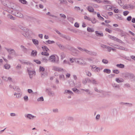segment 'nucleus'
Here are the masks:
<instances>
[{
  "label": "nucleus",
  "mask_w": 135,
  "mask_h": 135,
  "mask_svg": "<svg viewBox=\"0 0 135 135\" xmlns=\"http://www.w3.org/2000/svg\"><path fill=\"white\" fill-rule=\"evenodd\" d=\"M32 41L33 43L35 45H38V41L37 40L35 39H32Z\"/></svg>",
  "instance_id": "obj_24"
},
{
  "label": "nucleus",
  "mask_w": 135,
  "mask_h": 135,
  "mask_svg": "<svg viewBox=\"0 0 135 135\" xmlns=\"http://www.w3.org/2000/svg\"><path fill=\"white\" fill-rule=\"evenodd\" d=\"M77 48L80 50L82 52L85 51L86 53L88 54H89L90 53V51L87 50L86 49H85L79 47H78Z\"/></svg>",
  "instance_id": "obj_8"
},
{
  "label": "nucleus",
  "mask_w": 135,
  "mask_h": 135,
  "mask_svg": "<svg viewBox=\"0 0 135 135\" xmlns=\"http://www.w3.org/2000/svg\"><path fill=\"white\" fill-rule=\"evenodd\" d=\"M22 95V93L21 92L18 93H15L14 94V95L16 96V98H21V97Z\"/></svg>",
  "instance_id": "obj_15"
},
{
  "label": "nucleus",
  "mask_w": 135,
  "mask_h": 135,
  "mask_svg": "<svg viewBox=\"0 0 135 135\" xmlns=\"http://www.w3.org/2000/svg\"><path fill=\"white\" fill-rule=\"evenodd\" d=\"M93 58L92 57L88 58L86 59V60H88L89 61H92L93 60Z\"/></svg>",
  "instance_id": "obj_53"
},
{
  "label": "nucleus",
  "mask_w": 135,
  "mask_h": 135,
  "mask_svg": "<svg viewBox=\"0 0 135 135\" xmlns=\"http://www.w3.org/2000/svg\"><path fill=\"white\" fill-rule=\"evenodd\" d=\"M21 68V65L20 64H18L16 67V69L17 70L20 69Z\"/></svg>",
  "instance_id": "obj_43"
},
{
  "label": "nucleus",
  "mask_w": 135,
  "mask_h": 135,
  "mask_svg": "<svg viewBox=\"0 0 135 135\" xmlns=\"http://www.w3.org/2000/svg\"><path fill=\"white\" fill-rule=\"evenodd\" d=\"M8 77L5 76H3L2 77L3 80H4L6 81H8Z\"/></svg>",
  "instance_id": "obj_41"
},
{
  "label": "nucleus",
  "mask_w": 135,
  "mask_h": 135,
  "mask_svg": "<svg viewBox=\"0 0 135 135\" xmlns=\"http://www.w3.org/2000/svg\"><path fill=\"white\" fill-rule=\"evenodd\" d=\"M6 10L5 11H6L7 12L9 13H11L12 14L14 15V13L15 12L16 9H5Z\"/></svg>",
  "instance_id": "obj_7"
},
{
  "label": "nucleus",
  "mask_w": 135,
  "mask_h": 135,
  "mask_svg": "<svg viewBox=\"0 0 135 135\" xmlns=\"http://www.w3.org/2000/svg\"><path fill=\"white\" fill-rule=\"evenodd\" d=\"M63 64H68L69 65H70V63L69 61H68L66 60H65L64 61Z\"/></svg>",
  "instance_id": "obj_45"
},
{
  "label": "nucleus",
  "mask_w": 135,
  "mask_h": 135,
  "mask_svg": "<svg viewBox=\"0 0 135 135\" xmlns=\"http://www.w3.org/2000/svg\"><path fill=\"white\" fill-rule=\"evenodd\" d=\"M112 86L114 88H118L119 89L120 88L119 85L117 84H112Z\"/></svg>",
  "instance_id": "obj_25"
},
{
  "label": "nucleus",
  "mask_w": 135,
  "mask_h": 135,
  "mask_svg": "<svg viewBox=\"0 0 135 135\" xmlns=\"http://www.w3.org/2000/svg\"><path fill=\"white\" fill-rule=\"evenodd\" d=\"M42 55L48 56L49 55V54L48 53L46 52H42L41 53Z\"/></svg>",
  "instance_id": "obj_36"
},
{
  "label": "nucleus",
  "mask_w": 135,
  "mask_h": 135,
  "mask_svg": "<svg viewBox=\"0 0 135 135\" xmlns=\"http://www.w3.org/2000/svg\"><path fill=\"white\" fill-rule=\"evenodd\" d=\"M6 49L9 53L8 58L9 59H11L13 57V56H16V53L13 49L6 48Z\"/></svg>",
  "instance_id": "obj_1"
},
{
  "label": "nucleus",
  "mask_w": 135,
  "mask_h": 135,
  "mask_svg": "<svg viewBox=\"0 0 135 135\" xmlns=\"http://www.w3.org/2000/svg\"><path fill=\"white\" fill-rule=\"evenodd\" d=\"M106 8H112V7L110 5H107L105 6Z\"/></svg>",
  "instance_id": "obj_59"
},
{
  "label": "nucleus",
  "mask_w": 135,
  "mask_h": 135,
  "mask_svg": "<svg viewBox=\"0 0 135 135\" xmlns=\"http://www.w3.org/2000/svg\"><path fill=\"white\" fill-rule=\"evenodd\" d=\"M37 100L38 101H43L44 100L43 98L42 97H41L39 98H38Z\"/></svg>",
  "instance_id": "obj_48"
},
{
  "label": "nucleus",
  "mask_w": 135,
  "mask_h": 135,
  "mask_svg": "<svg viewBox=\"0 0 135 135\" xmlns=\"http://www.w3.org/2000/svg\"><path fill=\"white\" fill-rule=\"evenodd\" d=\"M125 76L129 78H132L134 77V75L132 73H127L125 74Z\"/></svg>",
  "instance_id": "obj_14"
},
{
  "label": "nucleus",
  "mask_w": 135,
  "mask_h": 135,
  "mask_svg": "<svg viewBox=\"0 0 135 135\" xmlns=\"http://www.w3.org/2000/svg\"><path fill=\"white\" fill-rule=\"evenodd\" d=\"M94 90L98 93H102L103 91L102 90H98L97 88L96 87H95L94 88Z\"/></svg>",
  "instance_id": "obj_38"
},
{
  "label": "nucleus",
  "mask_w": 135,
  "mask_h": 135,
  "mask_svg": "<svg viewBox=\"0 0 135 135\" xmlns=\"http://www.w3.org/2000/svg\"><path fill=\"white\" fill-rule=\"evenodd\" d=\"M102 62L105 64H107L108 62V60L106 59H103L102 60Z\"/></svg>",
  "instance_id": "obj_40"
},
{
  "label": "nucleus",
  "mask_w": 135,
  "mask_h": 135,
  "mask_svg": "<svg viewBox=\"0 0 135 135\" xmlns=\"http://www.w3.org/2000/svg\"><path fill=\"white\" fill-rule=\"evenodd\" d=\"M15 12V13H14L15 15L20 18H23V15L19 11H17V10L16 9Z\"/></svg>",
  "instance_id": "obj_4"
},
{
  "label": "nucleus",
  "mask_w": 135,
  "mask_h": 135,
  "mask_svg": "<svg viewBox=\"0 0 135 135\" xmlns=\"http://www.w3.org/2000/svg\"><path fill=\"white\" fill-rule=\"evenodd\" d=\"M56 44L61 50H63L65 48V47L64 46L59 43H57Z\"/></svg>",
  "instance_id": "obj_17"
},
{
  "label": "nucleus",
  "mask_w": 135,
  "mask_h": 135,
  "mask_svg": "<svg viewBox=\"0 0 135 135\" xmlns=\"http://www.w3.org/2000/svg\"><path fill=\"white\" fill-rule=\"evenodd\" d=\"M105 31L109 32V33H112V31L111 30H110L109 29V28H106L105 29Z\"/></svg>",
  "instance_id": "obj_62"
},
{
  "label": "nucleus",
  "mask_w": 135,
  "mask_h": 135,
  "mask_svg": "<svg viewBox=\"0 0 135 135\" xmlns=\"http://www.w3.org/2000/svg\"><path fill=\"white\" fill-rule=\"evenodd\" d=\"M95 34L97 36H103V33L101 32H99L98 31H96L95 32Z\"/></svg>",
  "instance_id": "obj_19"
},
{
  "label": "nucleus",
  "mask_w": 135,
  "mask_h": 135,
  "mask_svg": "<svg viewBox=\"0 0 135 135\" xmlns=\"http://www.w3.org/2000/svg\"><path fill=\"white\" fill-rule=\"evenodd\" d=\"M37 52L36 50H32L31 53V55L32 56H36L37 55Z\"/></svg>",
  "instance_id": "obj_27"
},
{
  "label": "nucleus",
  "mask_w": 135,
  "mask_h": 135,
  "mask_svg": "<svg viewBox=\"0 0 135 135\" xmlns=\"http://www.w3.org/2000/svg\"><path fill=\"white\" fill-rule=\"evenodd\" d=\"M29 75V77L31 79H32L33 76L35 75V72L34 71L29 70L28 69H27Z\"/></svg>",
  "instance_id": "obj_5"
},
{
  "label": "nucleus",
  "mask_w": 135,
  "mask_h": 135,
  "mask_svg": "<svg viewBox=\"0 0 135 135\" xmlns=\"http://www.w3.org/2000/svg\"><path fill=\"white\" fill-rule=\"evenodd\" d=\"M118 2L120 6H122L123 5V3L121 0H119L118 1Z\"/></svg>",
  "instance_id": "obj_55"
},
{
  "label": "nucleus",
  "mask_w": 135,
  "mask_h": 135,
  "mask_svg": "<svg viewBox=\"0 0 135 135\" xmlns=\"http://www.w3.org/2000/svg\"><path fill=\"white\" fill-rule=\"evenodd\" d=\"M113 72L116 74H118L119 73V71L118 70H114L113 71Z\"/></svg>",
  "instance_id": "obj_58"
},
{
  "label": "nucleus",
  "mask_w": 135,
  "mask_h": 135,
  "mask_svg": "<svg viewBox=\"0 0 135 135\" xmlns=\"http://www.w3.org/2000/svg\"><path fill=\"white\" fill-rule=\"evenodd\" d=\"M21 48L22 49V51L25 53L26 52L27 49V48H26L23 45H21Z\"/></svg>",
  "instance_id": "obj_23"
},
{
  "label": "nucleus",
  "mask_w": 135,
  "mask_h": 135,
  "mask_svg": "<svg viewBox=\"0 0 135 135\" xmlns=\"http://www.w3.org/2000/svg\"><path fill=\"white\" fill-rule=\"evenodd\" d=\"M84 18L85 19L89 21H91V18H90L88 17V16H85L84 17Z\"/></svg>",
  "instance_id": "obj_60"
},
{
  "label": "nucleus",
  "mask_w": 135,
  "mask_h": 135,
  "mask_svg": "<svg viewBox=\"0 0 135 135\" xmlns=\"http://www.w3.org/2000/svg\"><path fill=\"white\" fill-rule=\"evenodd\" d=\"M72 89L76 93H78L79 91L78 90L75 88H73Z\"/></svg>",
  "instance_id": "obj_50"
},
{
  "label": "nucleus",
  "mask_w": 135,
  "mask_h": 135,
  "mask_svg": "<svg viewBox=\"0 0 135 135\" xmlns=\"http://www.w3.org/2000/svg\"><path fill=\"white\" fill-rule=\"evenodd\" d=\"M46 42L49 44H53L55 42L54 41H50V40H48L47 41H46Z\"/></svg>",
  "instance_id": "obj_51"
},
{
  "label": "nucleus",
  "mask_w": 135,
  "mask_h": 135,
  "mask_svg": "<svg viewBox=\"0 0 135 135\" xmlns=\"http://www.w3.org/2000/svg\"><path fill=\"white\" fill-rule=\"evenodd\" d=\"M19 1L21 3L23 4H25L26 3V1L25 0H19Z\"/></svg>",
  "instance_id": "obj_54"
},
{
  "label": "nucleus",
  "mask_w": 135,
  "mask_h": 135,
  "mask_svg": "<svg viewBox=\"0 0 135 135\" xmlns=\"http://www.w3.org/2000/svg\"><path fill=\"white\" fill-rule=\"evenodd\" d=\"M74 61L75 62L80 65H85L86 64V62H82L83 60L81 59L75 58L74 59Z\"/></svg>",
  "instance_id": "obj_3"
},
{
  "label": "nucleus",
  "mask_w": 135,
  "mask_h": 135,
  "mask_svg": "<svg viewBox=\"0 0 135 135\" xmlns=\"http://www.w3.org/2000/svg\"><path fill=\"white\" fill-rule=\"evenodd\" d=\"M129 13V12L128 11H126L123 12V14L124 16H126Z\"/></svg>",
  "instance_id": "obj_52"
},
{
  "label": "nucleus",
  "mask_w": 135,
  "mask_h": 135,
  "mask_svg": "<svg viewBox=\"0 0 135 135\" xmlns=\"http://www.w3.org/2000/svg\"><path fill=\"white\" fill-rule=\"evenodd\" d=\"M25 117L28 118L30 119H33L34 118L36 117V116L32 115L30 114L25 115Z\"/></svg>",
  "instance_id": "obj_9"
},
{
  "label": "nucleus",
  "mask_w": 135,
  "mask_h": 135,
  "mask_svg": "<svg viewBox=\"0 0 135 135\" xmlns=\"http://www.w3.org/2000/svg\"><path fill=\"white\" fill-rule=\"evenodd\" d=\"M19 27L20 29H22L23 31L25 30H27V28L26 27H24L21 26H19Z\"/></svg>",
  "instance_id": "obj_44"
},
{
  "label": "nucleus",
  "mask_w": 135,
  "mask_h": 135,
  "mask_svg": "<svg viewBox=\"0 0 135 135\" xmlns=\"http://www.w3.org/2000/svg\"><path fill=\"white\" fill-rule=\"evenodd\" d=\"M42 48L44 51H47L49 50V49L46 46H43L42 47Z\"/></svg>",
  "instance_id": "obj_39"
},
{
  "label": "nucleus",
  "mask_w": 135,
  "mask_h": 135,
  "mask_svg": "<svg viewBox=\"0 0 135 135\" xmlns=\"http://www.w3.org/2000/svg\"><path fill=\"white\" fill-rule=\"evenodd\" d=\"M98 6L95 4H93L92 6H88V8H98Z\"/></svg>",
  "instance_id": "obj_20"
},
{
  "label": "nucleus",
  "mask_w": 135,
  "mask_h": 135,
  "mask_svg": "<svg viewBox=\"0 0 135 135\" xmlns=\"http://www.w3.org/2000/svg\"><path fill=\"white\" fill-rule=\"evenodd\" d=\"M39 70L40 71H43L45 70V69L42 67L40 66L39 68Z\"/></svg>",
  "instance_id": "obj_56"
},
{
  "label": "nucleus",
  "mask_w": 135,
  "mask_h": 135,
  "mask_svg": "<svg viewBox=\"0 0 135 135\" xmlns=\"http://www.w3.org/2000/svg\"><path fill=\"white\" fill-rule=\"evenodd\" d=\"M86 74L87 75L89 76L90 77L91 75V74L90 72L89 71H87L86 72Z\"/></svg>",
  "instance_id": "obj_49"
},
{
  "label": "nucleus",
  "mask_w": 135,
  "mask_h": 135,
  "mask_svg": "<svg viewBox=\"0 0 135 135\" xmlns=\"http://www.w3.org/2000/svg\"><path fill=\"white\" fill-rule=\"evenodd\" d=\"M46 90L48 91L47 92L48 93L49 95L50 96L53 97L55 96V94L54 92L52 91L51 89H47Z\"/></svg>",
  "instance_id": "obj_6"
},
{
  "label": "nucleus",
  "mask_w": 135,
  "mask_h": 135,
  "mask_svg": "<svg viewBox=\"0 0 135 135\" xmlns=\"http://www.w3.org/2000/svg\"><path fill=\"white\" fill-rule=\"evenodd\" d=\"M66 48L70 51L73 52L74 51H77L78 50L76 49H75L71 46L68 45L66 47Z\"/></svg>",
  "instance_id": "obj_11"
},
{
  "label": "nucleus",
  "mask_w": 135,
  "mask_h": 135,
  "mask_svg": "<svg viewBox=\"0 0 135 135\" xmlns=\"http://www.w3.org/2000/svg\"><path fill=\"white\" fill-rule=\"evenodd\" d=\"M61 37L66 39L68 40H70L71 39L70 37L68 36H66L65 35L61 34L60 36Z\"/></svg>",
  "instance_id": "obj_16"
},
{
  "label": "nucleus",
  "mask_w": 135,
  "mask_h": 135,
  "mask_svg": "<svg viewBox=\"0 0 135 135\" xmlns=\"http://www.w3.org/2000/svg\"><path fill=\"white\" fill-rule=\"evenodd\" d=\"M91 83L93 84H98L96 80L93 78L92 79Z\"/></svg>",
  "instance_id": "obj_28"
},
{
  "label": "nucleus",
  "mask_w": 135,
  "mask_h": 135,
  "mask_svg": "<svg viewBox=\"0 0 135 135\" xmlns=\"http://www.w3.org/2000/svg\"><path fill=\"white\" fill-rule=\"evenodd\" d=\"M87 30L88 31L90 32H93L94 31V30L92 28H91L89 27H88L87 28Z\"/></svg>",
  "instance_id": "obj_33"
},
{
  "label": "nucleus",
  "mask_w": 135,
  "mask_h": 135,
  "mask_svg": "<svg viewBox=\"0 0 135 135\" xmlns=\"http://www.w3.org/2000/svg\"><path fill=\"white\" fill-rule=\"evenodd\" d=\"M108 37L110 39L115 41H118L119 40V39L113 36L109 35Z\"/></svg>",
  "instance_id": "obj_18"
},
{
  "label": "nucleus",
  "mask_w": 135,
  "mask_h": 135,
  "mask_svg": "<svg viewBox=\"0 0 135 135\" xmlns=\"http://www.w3.org/2000/svg\"><path fill=\"white\" fill-rule=\"evenodd\" d=\"M24 99L25 101H27L28 100V98L27 96H25L24 97Z\"/></svg>",
  "instance_id": "obj_61"
},
{
  "label": "nucleus",
  "mask_w": 135,
  "mask_h": 135,
  "mask_svg": "<svg viewBox=\"0 0 135 135\" xmlns=\"http://www.w3.org/2000/svg\"><path fill=\"white\" fill-rule=\"evenodd\" d=\"M119 49L125 51L128 50L127 49L125 48L124 47L121 46H119Z\"/></svg>",
  "instance_id": "obj_42"
},
{
  "label": "nucleus",
  "mask_w": 135,
  "mask_h": 135,
  "mask_svg": "<svg viewBox=\"0 0 135 135\" xmlns=\"http://www.w3.org/2000/svg\"><path fill=\"white\" fill-rule=\"evenodd\" d=\"M88 11L90 12H93L94 14L96 13V12L94 11V9H88Z\"/></svg>",
  "instance_id": "obj_46"
},
{
  "label": "nucleus",
  "mask_w": 135,
  "mask_h": 135,
  "mask_svg": "<svg viewBox=\"0 0 135 135\" xmlns=\"http://www.w3.org/2000/svg\"><path fill=\"white\" fill-rule=\"evenodd\" d=\"M3 4L4 6H6L9 8H13L16 5L13 3H10L8 0H6L4 2H3Z\"/></svg>",
  "instance_id": "obj_2"
},
{
  "label": "nucleus",
  "mask_w": 135,
  "mask_h": 135,
  "mask_svg": "<svg viewBox=\"0 0 135 135\" xmlns=\"http://www.w3.org/2000/svg\"><path fill=\"white\" fill-rule=\"evenodd\" d=\"M4 67L5 69H8L10 67V65L8 64H6L4 65Z\"/></svg>",
  "instance_id": "obj_32"
},
{
  "label": "nucleus",
  "mask_w": 135,
  "mask_h": 135,
  "mask_svg": "<svg viewBox=\"0 0 135 135\" xmlns=\"http://www.w3.org/2000/svg\"><path fill=\"white\" fill-rule=\"evenodd\" d=\"M133 8V7L130 4H129V5H125L123 6V8Z\"/></svg>",
  "instance_id": "obj_21"
},
{
  "label": "nucleus",
  "mask_w": 135,
  "mask_h": 135,
  "mask_svg": "<svg viewBox=\"0 0 135 135\" xmlns=\"http://www.w3.org/2000/svg\"><path fill=\"white\" fill-rule=\"evenodd\" d=\"M101 46L104 48H107V47L106 45H103V44H102L101 45Z\"/></svg>",
  "instance_id": "obj_63"
},
{
  "label": "nucleus",
  "mask_w": 135,
  "mask_h": 135,
  "mask_svg": "<svg viewBox=\"0 0 135 135\" xmlns=\"http://www.w3.org/2000/svg\"><path fill=\"white\" fill-rule=\"evenodd\" d=\"M55 59V56L54 55H52L50 57L49 60L50 62H55L56 61Z\"/></svg>",
  "instance_id": "obj_13"
},
{
  "label": "nucleus",
  "mask_w": 135,
  "mask_h": 135,
  "mask_svg": "<svg viewBox=\"0 0 135 135\" xmlns=\"http://www.w3.org/2000/svg\"><path fill=\"white\" fill-rule=\"evenodd\" d=\"M94 24L96 23V20L95 18H93L92 20H91V21Z\"/></svg>",
  "instance_id": "obj_57"
},
{
  "label": "nucleus",
  "mask_w": 135,
  "mask_h": 135,
  "mask_svg": "<svg viewBox=\"0 0 135 135\" xmlns=\"http://www.w3.org/2000/svg\"><path fill=\"white\" fill-rule=\"evenodd\" d=\"M29 30L27 28V30H24L23 31L24 33L23 34V35L26 37H28L29 36Z\"/></svg>",
  "instance_id": "obj_12"
},
{
  "label": "nucleus",
  "mask_w": 135,
  "mask_h": 135,
  "mask_svg": "<svg viewBox=\"0 0 135 135\" xmlns=\"http://www.w3.org/2000/svg\"><path fill=\"white\" fill-rule=\"evenodd\" d=\"M116 66L118 67L121 68H123L124 67V65L122 64H117L116 65Z\"/></svg>",
  "instance_id": "obj_30"
},
{
  "label": "nucleus",
  "mask_w": 135,
  "mask_h": 135,
  "mask_svg": "<svg viewBox=\"0 0 135 135\" xmlns=\"http://www.w3.org/2000/svg\"><path fill=\"white\" fill-rule=\"evenodd\" d=\"M115 80L118 83L123 82L124 80L122 78L119 79V78H117Z\"/></svg>",
  "instance_id": "obj_22"
},
{
  "label": "nucleus",
  "mask_w": 135,
  "mask_h": 135,
  "mask_svg": "<svg viewBox=\"0 0 135 135\" xmlns=\"http://www.w3.org/2000/svg\"><path fill=\"white\" fill-rule=\"evenodd\" d=\"M52 70H53L57 71H61L63 69L59 67L54 66H52Z\"/></svg>",
  "instance_id": "obj_10"
},
{
  "label": "nucleus",
  "mask_w": 135,
  "mask_h": 135,
  "mask_svg": "<svg viewBox=\"0 0 135 135\" xmlns=\"http://www.w3.org/2000/svg\"><path fill=\"white\" fill-rule=\"evenodd\" d=\"M13 89L17 91L18 93L21 92V91L20 89L17 86L15 87V88H13Z\"/></svg>",
  "instance_id": "obj_26"
},
{
  "label": "nucleus",
  "mask_w": 135,
  "mask_h": 135,
  "mask_svg": "<svg viewBox=\"0 0 135 135\" xmlns=\"http://www.w3.org/2000/svg\"><path fill=\"white\" fill-rule=\"evenodd\" d=\"M61 59L63 60L65 57V54L63 52H61L60 54Z\"/></svg>",
  "instance_id": "obj_35"
},
{
  "label": "nucleus",
  "mask_w": 135,
  "mask_h": 135,
  "mask_svg": "<svg viewBox=\"0 0 135 135\" xmlns=\"http://www.w3.org/2000/svg\"><path fill=\"white\" fill-rule=\"evenodd\" d=\"M60 16L63 20H65L66 18V16L63 14H60Z\"/></svg>",
  "instance_id": "obj_31"
},
{
  "label": "nucleus",
  "mask_w": 135,
  "mask_h": 135,
  "mask_svg": "<svg viewBox=\"0 0 135 135\" xmlns=\"http://www.w3.org/2000/svg\"><path fill=\"white\" fill-rule=\"evenodd\" d=\"M74 26L75 27L78 28L79 27V24L77 22H76L74 24Z\"/></svg>",
  "instance_id": "obj_64"
},
{
  "label": "nucleus",
  "mask_w": 135,
  "mask_h": 135,
  "mask_svg": "<svg viewBox=\"0 0 135 135\" xmlns=\"http://www.w3.org/2000/svg\"><path fill=\"white\" fill-rule=\"evenodd\" d=\"M65 93H68L71 95L73 94V93L70 90H65Z\"/></svg>",
  "instance_id": "obj_37"
},
{
  "label": "nucleus",
  "mask_w": 135,
  "mask_h": 135,
  "mask_svg": "<svg viewBox=\"0 0 135 135\" xmlns=\"http://www.w3.org/2000/svg\"><path fill=\"white\" fill-rule=\"evenodd\" d=\"M103 72L104 73H106L107 74H109L111 72V71L110 69H105L103 70Z\"/></svg>",
  "instance_id": "obj_29"
},
{
  "label": "nucleus",
  "mask_w": 135,
  "mask_h": 135,
  "mask_svg": "<svg viewBox=\"0 0 135 135\" xmlns=\"http://www.w3.org/2000/svg\"><path fill=\"white\" fill-rule=\"evenodd\" d=\"M7 16L9 18H10L12 20H14L15 19V17H13L12 15L10 14H8L7 15Z\"/></svg>",
  "instance_id": "obj_34"
},
{
  "label": "nucleus",
  "mask_w": 135,
  "mask_h": 135,
  "mask_svg": "<svg viewBox=\"0 0 135 135\" xmlns=\"http://www.w3.org/2000/svg\"><path fill=\"white\" fill-rule=\"evenodd\" d=\"M87 82L86 78L83 80L82 81L84 85L86 84Z\"/></svg>",
  "instance_id": "obj_47"
}]
</instances>
